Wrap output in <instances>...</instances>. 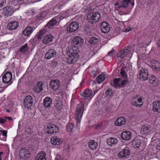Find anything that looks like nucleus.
I'll list each match as a JSON object with an SVG mask.
<instances>
[{"mask_svg": "<svg viewBox=\"0 0 160 160\" xmlns=\"http://www.w3.org/2000/svg\"><path fill=\"white\" fill-rule=\"evenodd\" d=\"M77 47L74 46L68 48L67 49V54L69 56L67 62L69 64H72L78 60Z\"/></svg>", "mask_w": 160, "mask_h": 160, "instance_id": "nucleus-1", "label": "nucleus"}, {"mask_svg": "<svg viewBox=\"0 0 160 160\" xmlns=\"http://www.w3.org/2000/svg\"><path fill=\"white\" fill-rule=\"evenodd\" d=\"M77 47L74 46L68 48L67 49V54L69 56L67 62L69 64H72L78 60Z\"/></svg>", "mask_w": 160, "mask_h": 160, "instance_id": "nucleus-2", "label": "nucleus"}, {"mask_svg": "<svg viewBox=\"0 0 160 160\" xmlns=\"http://www.w3.org/2000/svg\"><path fill=\"white\" fill-rule=\"evenodd\" d=\"M84 107L82 104L80 103L78 104L76 108L75 114L77 118V125L79 126L81 121L80 119L82 118L84 111Z\"/></svg>", "mask_w": 160, "mask_h": 160, "instance_id": "nucleus-3", "label": "nucleus"}, {"mask_svg": "<svg viewBox=\"0 0 160 160\" xmlns=\"http://www.w3.org/2000/svg\"><path fill=\"white\" fill-rule=\"evenodd\" d=\"M100 18V15L98 12H91L87 16L88 21L92 24L96 23Z\"/></svg>", "mask_w": 160, "mask_h": 160, "instance_id": "nucleus-4", "label": "nucleus"}, {"mask_svg": "<svg viewBox=\"0 0 160 160\" xmlns=\"http://www.w3.org/2000/svg\"><path fill=\"white\" fill-rule=\"evenodd\" d=\"M24 121L26 122L27 124L29 123L30 121V116L26 112L24 113ZM29 125L27 124L25 127V134L27 137H30V129L29 128Z\"/></svg>", "mask_w": 160, "mask_h": 160, "instance_id": "nucleus-5", "label": "nucleus"}, {"mask_svg": "<svg viewBox=\"0 0 160 160\" xmlns=\"http://www.w3.org/2000/svg\"><path fill=\"white\" fill-rule=\"evenodd\" d=\"M3 16L8 17L12 15L14 12L15 10L12 6H6L1 10Z\"/></svg>", "mask_w": 160, "mask_h": 160, "instance_id": "nucleus-6", "label": "nucleus"}, {"mask_svg": "<svg viewBox=\"0 0 160 160\" xmlns=\"http://www.w3.org/2000/svg\"><path fill=\"white\" fill-rule=\"evenodd\" d=\"M128 82L127 80H122L120 78H115L113 80L114 86L116 88L123 87Z\"/></svg>", "mask_w": 160, "mask_h": 160, "instance_id": "nucleus-7", "label": "nucleus"}, {"mask_svg": "<svg viewBox=\"0 0 160 160\" xmlns=\"http://www.w3.org/2000/svg\"><path fill=\"white\" fill-rule=\"evenodd\" d=\"M132 51H130L129 49L123 50L120 51L118 54V58H123L126 56L127 57H130L132 56Z\"/></svg>", "mask_w": 160, "mask_h": 160, "instance_id": "nucleus-8", "label": "nucleus"}, {"mask_svg": "<svg viewBox=\"0 0 160 160\" xmlns=\"http://www.w3.org/2000/svg\"><path fill=\"white\" fill-rule=\"evenodd\" d=\"M12 78V73L9 72H6L3 75L2 78L3 82L6 84L10 83L9 84L12 83L11 81Z\"/></svg>", "mask_w": 160, "mask_h": 160, "instance_id": "nucleus-9", "label": "nucleus"}, {"mask_svg": "<svg viewBox=\"0 0 160 160\" xmlns=\"http://www.w3.org/2000/svg\"><path fill=\"white\" fill-rule=\"evenodd\" d=\"M60 17V15H58L53 18L47 24L46 27L48 28H52L57 25V23H58L61 20L59 19Z\"/></svg>", "mask_w": 160, "mask_h": 160, "instance_id": "nucleus-10", "label": "nucleus"}, {"mask_svg": "<svg viewBox=\"0 0 160 160\" xmlns=\"http://www.w3.org/2000/svg\"><path fill=\"white\" fill-rule=\"evenodd\" d=\"M47 132L48 134L56 133L58 131V128L53 124L48 125L46 129Z\"/></svg>", "mask_w": 160, "mask_h": 160, "instance_id": "nucleus-11", "label": "nucleus"}, {"mask_svg": "<svg viewBox=\"0 0 160 160\" xmlns=\"http://www.w3.org/2000/svg\"><path fill=\"white\" fill-rule=\"evenodd\" d=\"M148 72L147 69L145 68H142L139 72V78L142 81L146 80L148 77Z\"/></svg>", "mask_w": 160, "mask_h": 160, "instance_id": "nucleus-12", "label": "nucleus"}, {"mask_svg": "<svg viewBox=\"0 0 160 160\" xmlns=\"http://www.w3.org/2000/svg\"><path fill=\"white\" fill-rule=\"evenodd\" d=\"M78 28V23L76 22H73L70 24L68 27L67 31L69 32H72L76 31Z\"/></svg>", "mask_w": 160, "mask_h": 160, "instance_id": "nucleus-13", "label": "nucleus"}, {"mask_svg": "<svg viewBox=\"0 0 160 160\" xmlns=\"http://www.w3.org/2000/svg\"><path fill=\"white\" fill-rule=\"evenodd\" d=\"M100 28L102 32L103 33H107L110 30L108 24L106 22H102L100 25Z\"/></svg>", "mask_w": 160, "mask_h": 160, "instance_id": "nucleus-14", "label": "nucleus"}, {"mask_svg": "<svg viewBox=\"0 0 160 160\" xmlns=\"http://www.w3.org/2000/svg\"><path fill=\"white\" fill-rule=\"evenodd\" d=\"M19 155L24 159H26L30 157L29 152L27 149L25 148H22L20 150Z\"/></svg>", "mask_w": 160, "mask_h": 160, "instance_id": "nucleus-15", "label": "nucleus"}, {"mask_svg": "<svg viewBox=\"0 0 160 160\" xmlns=\"http://www.w3.org/2000/svg\"><path fill=\"white\" fill-rule=\"evenodd\" d=\"M50 87L54 90L58 89L60 85L59 81L57 79L52 80L50 84Z\"/></svg>", "mask_w": 160, "mask_h": 160, "instance_id": "nucleus-16", "label": "nucleus"}, {"mask_svg": "<svg viewBox=\"0 0 160 160\" xmlns=\"http://www.w3.org/2000/svg\"><path fill=\"white\" fill-rule=\"evenodd\" d=\"M30 76L29 72L27 71L23 75L22 77L20 78L18 81V83L20 82L22 79H24L26 84L28 86L30 85L29 82L30 81Z\"/></svg>", "mask_w": 160, "mask_h": 160, "instance_id": "nucleus-17", "label": "nucleus"}, {"mask_svg": "<svg viewBox=\"0 0 160 160\" xmlns=\"http://www.w3.org/2000/svg\"><path fill=\"white\" fill-rule=\"evenodd\" d=\"M142 137L140 136L136 137L133 141V145L134 148H138L141 144V139H142Z\"/></svg>", "mask_w": 160, "mask_h": 160, "instance_id": "nucleus-18", "label": "nucleus"}, {"mask_svg": "<svg viewBox=\"0 0 160 160\" xmlns=\"http://www.w3.org/2000/svg\"><path fill=\"white\" fill-rule=\"evenodd\" d=\"M56 54V52L53 49H51L48 51L45 55V58L47 60H49L53 58Z\"/></svg>", "mask_w": 160, "mask_h": 160, "instance_id": "nucleus-19", "label": "nucleus"}, {"mask_svg": "<svg viewBox=\"0 0 160 160\" xmlns=\"http://www.w3.org/2000/svg\"><path fill=\"white\" fill-rule=\"evenodd\" d=\"M121 137L123 139L128 140L131 138L132 134L131 132L129 131H124L122 133Z\"/></svg>", "mask_w": 160, "mask_h": 160, "instance_id": "nucleus-20", "label": "nucleus"}, {"mask_svg": "<svg viewBox=\"0 0 160 160\" xmlns=\"http://www.w3.org/2000/svg\"><path fill=\"white\" fill-rule=\"evenodd\" d=\"M52 103V100L50 97H47L45 98L43 101V104L44 107L46 108H50Z\"/></svg>", "mask_w": 160, "mask_h": 160, "instance_id": "nucleus-21", "label": "nucleus"}, {"mask_svg": "<svg viewBox=\"0 0 160 160\" xmlns=\"http://www.w3.org/2000/svg\"><path fill=\"white\" fill-rule=\"evenodd\" d=\"M152 110L155 112L160 113V102L155 101L152 104Z\"/></svg>", "mask_w": 160, "mask_h": 160, "instance_id": "nucleus-22", "label": "nucleus"}, {"mask_svg": "<svg viewBox=\"0 0 160 160\" xmlns=\"http://www.w3.org/2000/svg\"><path fill=\"white\" fill-rule=\"evenodd\" d=\"M150 127L148 124L143 125L141 129V133L143 135H147L148 134L150 131Z\"/></svg>", "mask_w": 160, "mask_h": 160, "instance_id": "nucleus-23", "label": "nucleus"}, {"mask_svg": "<svg viewBox=\"0 0 160 160\" xmlns=\"http://www.w3.org/2000/svg\"><path fill=\"white\" fill-rule=\"evenodd\" d=\"M43 83L41 82H38L35 85L33 90L37 93L41 92L42 90Z\"/></svg>", "mask_w": 160, "mask_h": 160, "instance_id": "nucleus-24", "label": "nucleus"}, {"mask_svg": "<svg viewBox=\"0 0 160 160\" xmlns=\"http://www.w3.org/2000/svg\"><path fill=\"white\" fill-rule=\"evenodd\" d=\"M93 92L92 91L89 89H86L81 94L82 97L91 98L92 97Z\"/></svg>", "mask_w": 160, "mask_h": 160, "instance_id": "nucleus-25", "label": "nucleus"}, {"mask_svg": "<svg viewBox=\"0 0 160 160\" xmlns=\"http://www.w3.org/2000/svg\"><path fill=\"white\" fill-rule=\"evenodd\" d=\"M126 123V120L125 118L120 117L117 119L115 122V125L116 126H120Z\"/></svg>", "mask_w": 160, "mask_h": 160, "instance_id": "nucleus-26", "label": "nucleus"}, {"mask_svg": "<svg viewBox=\"0 0 160 160\" xmlns=\"http://www.w3.org/2000/svg\"><path fill=\"white\" fill-rule=\"evenodd\" d=\"M151 65L152 68L157 71L160 70V63L158 61L152 60L151 61Z\"/></svg>", "mask_w": 160, "mask_h": 160, "instance_id": "nucleus-27", "label": "nucleus"}, {"mask_svg": "<svg viewBox=\"0 0 160 160\" xmlns=\"http://www.w3.org/2000/svg\"><path fill=\"white\" fill-rule=\"evenodd\" d=\"M130 154V152L128 148H125L120 152L118 156L120 158L127 157Z\"/></svg>", "mask_w": 160, "mask_h": 160, "instance_id": "nucleus-28", "label": "nucleus"}, {"mask_svg": "<svg viewBox=\"0 0 160 160\" xmlns=\"http://www.w3.org/2000/svg\"><path fill=\"white\" fill-rule=\"evenodd\" d=\"M53 38V36L51 34L47 35L45 36L42 40L43 44H48L52 42Z\"/></svg>", "mask_w": 160, "mask_h": 160, "instance_id": "nucleus-29", "label": "nucleus"}, {"mask_svg": "<svg viewBox=\"0 0 160 160\" xmlns=\"http://www.w3.org/2000/svg\"><path fill=\"white\" fill-rule=\"evenodd\" d=\"M46 153L43 151L39 152L36 156L35 160H46Z\"/></svg>", "mask_w": 160, "mask_h": 160, "instance_id": "nucleus-30", "label": "nucleus"}, {"mask_svg": "<svg viewBox=\"0 0 160 160\" xmlns=\"http://www.w3.org/2000/svg\"><path fill=\"white\" fill-rule=\"evenodd\" d=\"M62 142V140L61 139L58 138L57 137H54L51 139V143L53 145L60 144Z\"/></svg>", "mask_w": 160, "mask_h": 160, "instance_id": "nucleus-31", "label": "nucleus"}, {"mask_svg": "<svg viewBox=\"0 0 160 160\" xmlns=\"http://www.w3.org/2000/svg\"><path fill=\"white\" fill-rule=\"evenodd\" d=\"M18 26L17 22L14 21L9 23L8 25V28L10 30H13L17 28Z\"/></svg>", "mask_w": 160, "mask_h": 160, "instance_id": "nucleus-32", "label": "nucleus"}, {"mask_svg": "<svg viewBox=\"0 0 160 160\" xmlns=\"http://www.w3.org/2000/svg\"><path fill=\"white\" fill-rule=\"evenodd\" d=\"M107 142L108 146H112L116 144L118 140L116 138H111L107 140Z\"/></svg>", "mask_w": 160, "mask_h": 160, "instance_id": "nucleus-33", "label": "nucleus"}, {"mask_svg": "<svg viewBox=\"0 0 160 160\" xmlns=\"http://www.w3.org/2000/svg\"><path fill=\"white\" fill-rule=\"evenodd\" d=\"M131 3L132 6L134 5V3H131L130 0H124L122 2L121 5L119 6V8H127L128 4Z\"/></svg>", "mask_w": 160, "mask_h": 160, "instance_id": "nucleus-34", "label": "nucleus"}, {"mask_svg": "<svg viewBox=\"0 0 160 160\" xmlns=\"http://www.w3.org/2000/svg\"><path fill=\"white\" fill-rule=\"evenodd\" d=\"M74 44L76 45H81L84 42L83 39L80 37H76L73 39Z\"/></svg>", "mask_w": 160, "mask_h": 160, "instance_id": "nucleus-35", "label": "nucleus"}, {"mask_svg": "<svg viewBox=\"0 0 160 160\" xmlns=\"http://www.w3.org/2000/svg\"><path fill=\"white\" fill-rule=\"evenodd\" d=\"M25 107L27 109L30 108V96H27L25 98L24 102Z\"/></svg>", "mask_w": 160, "mask_h": 160, "instance_id": "nucleus-36", "label": "nucleus"}, {"mask_svg": "<svg viewBox=\"0 0 160 160\" xmlns=\"http://www.w3.org/2000/svg\"><path fill=\"white\" fill-rule=\"evenodd\" d=\"M89 147L92 149H94L98 146V143L93 140H90L88 143Z\"/></svg>", "mask_w": 160, "mask_h": 160, "instance_id": "nucleus-37", "label": "nucleus"}, {"mask_svg": "<svg viewBox=\"0 0 160 160\" xmlns=\"http://www.w3.org/2000/svg\"><path fill=\"white\" fill-rule=\"evenodd\" d=\"M62 102L61 100H57L55 104L56 108L59 110H61L63 107Z\"/></svg>", "mask_w": 160, "mask_h": 160, "instance_id": "nucleus-38", "label": "nucleus"}, {"mask_svg": "<svg viewBox=\"0 0 160 160\" xmlns=\"http://www.w3.org/2000/svg\"><path fill=\"white\" fill-rule=\"evenodd\" d=\"M105 75L104 73H102L99 75L96 78L97 82L98 83H100L105 79Z\"/></svg>", "mask_w": 160, "mask_h": 160, "instance_id": "nucleus-39", "label": "nucleus"}, {"mask_svg": "<svg viewBox=\"0 0 160 160\" xmlns=\"http://www.w3.org/2000/svg\"><path fill=\"white\" fill-rule=\"evenodd\" d=\"M1 135L0 136V139L3 141H5L6 139L7 132L4 130H0Z\"/></svg>", "mask_w": 160, "mask_h": 160, "instance_id": "nucleus-40", "label": "nucleus"}, {"mask_svg": "<svg viewBox=\"0 0 160 160\" xmlns=\"http://www.w3.org/2000/svg\"><path fill=\"white\" fill-rule=\"evenodd\" d=\"M149 82L152 85L156 86L157 85V80L156 77L152 76L149 78Z\"/></svg>", "mask_w": 160, "mask_h": 160, "instance_id": "nucleus-41", "label": "nucleus"}, {"mask_svg": "<svg viewBox=\"0 0 160 160\" xmlns=\"http://www.w3.org/2000/svg\"><path fill=\"white\" fill-rule=\"evenodd\" d=\"M74 127L75 126L73 123H68L67 126L66 130L69 132H72Z\"/></svg>", "mask_w": 160, "mask_h": 160, "instance_id": "nucleus-42", "label": "nucleus"}, {"mask_svg": "<svg viewBox=\"0 0 160 160\" xmlns=\"http://www.w3.org/2000/svg\"><path fill=\"white\" fill-rule=\"evenodd\" d=\"M23 34L26 36H28L30 35V27H27L23 32Z\"/></svg>", "mask_w": 160, "mask_h": 160, "instance_id": "nucleus-43", "label": "nucleus"}, {"mask_svg": "<svg viewBox=\"0 0 160 160\" xmlns=\"http://www.w3.org/2000/svg\"><path fill=\"white\" fill-rule=\"evenodd\" d=\"M98 41V39L95 37H91L89 38L88 42L89 43L93 44L97 42Z\"/></svg>", "mask_w": 160, "mask_h": 160, "instance_id": "nucleus-44", "label": "nucleus"}, {"mask_svg": "<svg viewBox=\"0 0 160 160\" xmlns=\"http://www.w3.org/2000/svg\"><path fill=\"white\" fill-rule=\"evenodd\" d=\"M105 94L108 98H109L112 96V91L111 89L107 90Z\"/></svg>", "mask_w": 160, "mask_h": 160, "instance_id": "nucleus-45", "label": "nucleus"}, {"mask_svg": "<svg viewBox=\"0 0 160 160\" xmlns=\"http://www.w3.org/2000/svg\"><path fill=\"white\" fill-rule=\"evenodd\" d=\"M28 50L27 45L25 44L22 46L20 48V51L22 52H25Z\"/></svg>", "mask_w": 160, "mask_h": 160, "instance_id": "nucleus-46", "label": "nucleus"}, {"mask_svg": "<svg viewBox=\"0 0 160 160\" xmlns=\"http://www.w3.org/2000/svg\"><path fill=\"white\" fill-rule=\"evenodd\" d=\"M138 102L137 100V99H134L132 102V105L133 106H138V107H141V106L143 105V103H142L141 104H138Z\"/></svg>", "mask_w": 160, "mask_h": 160, "instance_id": "nucleus-47", "label": "nucleus"}, {"mask_svg": "<svg viewBox=\"0 0 160 160\" xmlns=\"http://www.w3.org/2000/svg\"><path fill=\"white\" fill-rule=\"evenodd\" d=\"M121 76L124 78H125L127 76V74L125 72V71L124 68H122L121 70V72L120 73Z\"/></svg>", "mask_w": 160, "mask_h": 160, "instance_id": "nucleus-48", "label": "nucleus"}, {"mask_svg": "<svg viewBox=\"0 0 160 160\" xmlns=\"http://www.w3.org/2000/svg\"><path fill=\"white\" fill-rule=\"evenodd\" d=\"M155 142L156 143L155 145L157 149L160 150V139L157 140Z\"/></svg>", "mask_w": 160, "mask_h": 160, "instance_id": "nucleus-49", "label": "nucleus"}, {"mask_svg": "<svg viewBox=\"0 0 160 160\" xmlns=\"http://www.w3.org/2000/svg\"><path fill=\"white\" fill-rule=\"evenodd\" d=\"M6 3V0H0V7H1L4 5Z\"/></svg>", "mask_w": 160, "mask_h": 160, "instance_id": "nucleus-50", "label": "nucleus"}, {"mask_svg": "<svg viewBox=\"0 0 160 160\" xmlns=\"http://www.w3.org/2000/svg\"><path fill=\"white\" fill-rule=\"evenodd\" d=\"M6 122V120L5 119H3L2 118H0V123H4L5 122Z\"/></svg>", "mask_w": 160, "mask_h": 160, "instance_id": "nucleus-51", "label": "nucleus"}, {"mask_svg": "<svg viewBox=\"0 0 160 160\" xmlns=\"http://www.w3.org/2000/svg\"><path fill=\"white\" fill-rule=\"evenodd\" d=\"M137 100L139 103H142V97H139L137 99Z\"/></svg>", "mask_w": 160, "mask_h": 160, "instance_id": "nucleus-52", "label": "nucleus"}, {"mask_svg": "<svg viewBox=\"0 0 160 160\" xmlns=\"http://www.w3.org/2000/svg\"><path fill=\"white\" fill-rule=\"evenodd\" d=\"M44 33V31H40L38 34V37L40 38L41 37V36H42L43 34Z\"/></svg>", "mask_w": 160, "mask_h": 160, "instance_id": "nucleus-53", "label": "nucleus"}, {"mask_svg": "<svg viewBox=\"0 0 160 160\" xmlns=\"http://www.w3.org/2000/svg\"><path fill=\"white\" fill-rule=\"evenodd\" d=\"M5 119L6 120H8L9 121H11L12 120V118L11 117H5Z\"/></svg>", "mask_w": 160, "mask_h": 160, "instance_id": "nucleus-54", "label": "nucleus"}, {"mask_svg": "<svg viewBox=\"0 0 160 160\" xmlns=\"http://www.w3.org/2000/svg\"><path fill=\"white\" fill-rule=\"evenodd\" d=\"M113 54V51L112 49V50L109 52L108 53V55L110 56H111Z\"/></svg>", "mask_w": 160, "mask_h": 160, "instance_id": "nucleus-55", "label": "nucleus"}, {"mask_svg": "<svg viewBox=\"0 0 160 160\" xmlns=\"http://www.w3.org/2000/svg\"><path fill=\"white\" fill-rule=\"evenodd\" d=\"M132 30V28L131 27H128L126 29L125 31V32H129Z\"/></svg>", "mask_w": 160, "mask_h": 160, "instance_id": "nucleus-56", "label": "nucleus"}, {"mask_svg": "<svg viewBox=\"0 0 160 160\" xmlns=\"http://www.w3.org/2000/svg\"><path fill=\"white\" fill-rule=\"evenodd\" d=\"M22 1H23V0H13V2L16 4H19L18 3L19 2Z\"/></svg>", "mask_w": 160, "mask_h": 160, "instance_id": "nucleus-57", "label": "nucleus"}, {"mask_svg": "<svg viewBox=\"0 0 160 160\" xmlns=\"http://www.w3.org/2000/svg\"><path fill=\"white\" fill-rule=\"evenodd\" d=\"M157 44L158 47L160 48V38L159 39V40L157 42Z\"/></svg>", "mask_w": 160, "mask_h": 160, "instance_id": "nucleus-58", "label": "nucleus"}, {"mask_svg": "<svg viewBox=\"0 0 160 160\" xmlns=\"http://www.w3.org/2000/svg\"><path fill=\"white\" fill-rule=\"evenodd\" d=\"M62 92L61 91H59L56 94L60 96H62Z\"/></svg>", "mask_w": 160, "mask_h": 160, "instance_id": "nucleus-59", "label": "nucleus"}, {"mask_svg": "<svg viewBox=\"0 0 160 160\" xmlns=\"http://www.w3.org/2000/svg\"><path fill=\"white\" fill-rule=\"evenodd\" d=\"M3 152H0V160H2L1 159L2 157L1 156L3 154Z\"/></svg>", "mask_w": 160, "mask_h": 160, "instance_id": "nucleus-60", "label": "nucleus"}, {"mask_svg": "<svg viewBox=\"0 0 160 160\" xmlns=\"http://www.w3.org/2000/svg\"><path fill=\"white\" fill-rule=\"evenodd\" d=\"M31 32L32 31V30L33 29V27H32L31 26Z\"/></svg>", "mask_w": 160, "mask_h": 160, "instance_id": "nucleus-61", "label": "nucleus"}, {"mask_svg": "<svg viewBox=\"0 0 160 160\" xmlns=\"http://www.w3.org/2000/svg\"><path fill=\"white\" fill-rule=\"evenodd\" d=\"M34 11H32V12H31V14L33 15L34 14Z\"/></svg>", "mask_w": 160, "mask_h": 160, "instance_id": "nucleus-62", "label": "nucleus"}, {"mask_svg": "<svg viewBox=\"0 0 160 160\" xmlns=\"http://www.w3.org/2000/svg\"><path fill=\"white\" fill-rule=\"evenodd\" d=\"M6 112H10V111L8 110H6Z\"/></svg>", "mask_w": 160, "mask_h": 160, "instance_id": "nucleus-63", "label": "nucleus"}, {"mask_svg": "<svg viewBox=\"0 0 160 160\" xmlns=\"http://www.w3.org/2000/svg\"><path fill=\"white\" fill-rule=\"evenodd\" d=\"M32 101V99H31V102H30L31 104H32V101Z\"/></svg>", "mask_w": 160, "mask_h": 160, "instance_id": "nucleus-64", "label": "nucleus"}]
</instances>
